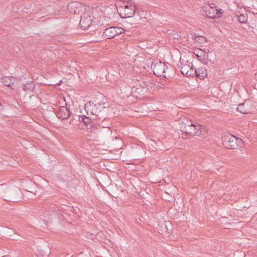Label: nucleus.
<instances>
[{
  "label": "nucleus",
  "instance_id": "423d86ee",
  "mask_svg": "<svg viewBox=\"0 0 257 257\" xmlns=\"http://www.w3.org/2000/svg\"><path fill=\"white\" fill-rule=\"evenodd\" d=\"M166 68V64L160 61H157L153 63L152 65V69L153 70V72L157 76L166 77L165 73Z\"/></svg>",
  "mask_w": 257,
  "mask_h": 257
},
{
  "label": "nucleus",
  "instance_id": "6e6552de",
  "mask_svg": "<svg viewBox=\"0 0 257 257\" xmlns=\"http://www.w3.org/2000/svg\"><path fill=\"white\" fill-rule=\"evenodd\" d=\"M89 12L83 13L81 16L79 25L81 29L83 30L88 29L92 23V18Z\"/></svg>",
  "mask_w": 257,
  "mask_h": 257
},
{
  "label": "nucleus",
  "instance_id": "2eb2a0df",
  "mask_svg": "<svg viewBox=\"0 0 257 257\" xmlns=\"http://www.w3.org/2000/svg\"><path fill=\"white\" fill-rule=\"evenodd\" d=\"M35 87V85L33 81H30L24 84L23 90L26 91H32Z\"/></svg>",
  "mask_w": 257,
  "mask_h": 257
},
{
  "label": "nucleus",
  "instance_id": "9b49d317",
  "mask_svg": "<svg viewBox=\"0 0 257 257\" xmlns=\"http://www.w3.org/2000/svg\"><path fill=\"white\" fill-rule=\"evenodd\" d=\"M252 105L249 101H245L238 105L237 110L238 111L243 113H250L252 111Z\"/></svg>",
  "mask_w": 257,
  "mask_h": 257
},
{
  "label": "nucleus",
  "instance_id": "f03ea898",
  "mask_svg": "<svg viewBox=\"0 0 257 257\" xmlns=\"http://www.w3.org/2000/svg\"><path fill=\"white\" fill-rule=\"evenodd\" d=\"M104 107L102 104L96 101H90L85 105V109L88 114H92L94 116L93 119H98L99 121H103L106 116L102 109Z\"/></svg>",
  "mask_w": 257,
  "mask_h": 257
},
{
  "label": "nucleus",
  "instance_id": "412c9836",
  "mask_svg": "<svg viewBox=\"0 0 257 257\" xmlns=\"http://www.w3.org/2000/svg\"><path fill=\"white\" fill-rule=\"evenodd\" d=\"M1 107H2V105H1V104L0 103V109H1Z\"/></svg>",
  "mask_w": 257,
  "mask_h": 257
},
{
  "label": "nucleus",
  "instance_id": "1a4fd4ad",
  "mask_svg": "<svg viewBox=\"0 0 257 257\" xmlns=\"http://www.w3.org/2000/svg\"><path fill=\"white\" fill-rule=\"evenodd\" d=\"M181 64L179 67L181 68V72L182 74L186 77H194L195 70L193 68V65L191 63L183 64L180 59Z\"/></svg>",
  "mask_w": 257,
  "mask_h": 257
},
{
  "label": "nucleus",
  "instance_id": "39448f33",
  "mask_svg": "<svg viewBox=\"0 0 257 257\" xmlns=\"http://www.w3.org/2000/svg\"><path fill=\"white\" fill-rule=\"evenodd\" d=\"M119 11L120 16L123 18H127L132 17L135 13V8L132 5H129L127 3H124L123 5L119 8Z\"/></svg>",
  "mask_w": 257,
  "mask_h": 257
},
{
  "label": "nucleus",
  "instance_id": "a211bd4d",
  "mask_svg": "<svg viewBox=\"0 0 257 257\" xmlns=\"http://www.w3.org/2000/svg\"><path fill=\"white\" fill-rule=\"evenodd\" d=\"M238 21L240 23L245 24L247 20L246 15L241 14L238 16Z\"/></svg>",
  "mask_w": 257,
  "mask_h": 257
},
{
  "label": "nucleus",
  "instance_id": "0eeeda50",
  "mask_svg": "<svg viewBox=\"0 0 257 257\" xmlns=\"http://www.w3.org/2000/svg\"><path fill=\"white\" fill-rule=\"evenodd\" d=\"M123 32L124 30L121 27H111L105 30L103 36L105 38L110 39Z\"/></svg>",
  "mask_w": 257,
  "mask_h": 257
},
{
  "label": "nucleus",
  "instance_id": "ddd939ff",
  "mask_svg": "<svg viewBox=\"0 0 257 257\" xmlns=\"http://www.w3.org/2000/svg\"><path fill=\"white\" fill-rule=\"evenodd\" d=\"M194 70H195L194 76H197L200 79H204L207 75V70L205 68L200 67Z\"/></svg>",
  "mask_w": 257,
  "mask_h": 257
},
{
  "label": "nucleus",
  "instance_id": "aec40b11",
  "mask_svg": "<svg viewBox=\"0 0 257 257\" xmlns=\"http://www.w3.org/2000/svg\"><path fill=\"white\" fill-rule=\"evenodd\" d=\"M196 40L197 41H199V40L200 41H202V42H205L206 41V39H205V38L202 37H200V36H199V37H197L196 38Z\"/></svg>",
  "mask_w": 257,
  "mask_h": 257
},
{
  "label": "nucleus",
  "instance_id": "6ab92c4d",
  "mask_svg": "<svg viewBox=\"0 0 257 257\" xmlns=\"http://www.w3.org/2000/svg\"><path fill=\"white\" fill-rule=\"evenodd\" d=\"M196 53H194V54L198 57H201L202 55L203 54H204V55H205V52L204 51H202L201 49H200L199 50L198 52H197V51H196Z\"/></svg>",
  "mask_w": 257,
  "mask_h": 257
},
{
  "label": "nucleus",
  "instance_id": "20e7f679",
  "mask_svg": "<svg viewBox=\"0 0 257 257\" xmlns=\"http://www.w3.org/2000/svg\"><path fill=\"white\" fill-rule=\"evenodd\" d=\"M201 12L203 16L211 19L220 18L222 16L221 10L217 9L214 4L203 6L201 9Z\"/></svg>",
  "mask_w": 257,
  "mask_h": 257
},
{
  "label": "nucleus",
  "instance_id": "7ed1b4c3",
  "mask_svg": "<svg viewBox=\"0 0 257 257\" xmlns=\"http://www.w3.org/2000/svg\"><path fill=\"white\" fill-rule=\"evenodd\" d=\"M222 142L223 146L228 149H235L242 143L240 138L230 134H226L222 137Z\"/></svg>",
  "mask_w": 257,
  "mask_h": 257
},
{
  "label": "nucleus",
  "instance_id": "f3484780",
  "mask_svg": "<svg viewBox=\"0 0 257 257\" xmlns=\"http://www.w3.org/2000/svg\"><path fill=\"white\" fill-rule=\"evenodd\" d=\"M148 88L146 87H143L142 89L141 87H138L135 90V92L140 94V97L141 98L142 96L145 95V93L147 92Z\"/></svg>",
  "mask_w": 257,
  "mask_h": 257
},
{
  "label": "nucleus",
  "instance_id": "dca6fc26",
  "mask_svg": "<svg viewBox=\"0 0 257 257\" xmlns=\"http://www.w3.org/2000/svg\"><path fill=\"white\" fill-rule=\"evenodd\" d=\"M79 119L80 121H83L84 123L86 125V127H88L89 125H90V127L92 126L91 122V119L89 117L79 116Z\"/></svg>",
  "mask_w": 257,
  "mask_h": 257
},
{
  "label": "nucleus",
  "instance_id": "f8f14e48",
  "mask_svg": "<svg viewBox=\"0 0 257 257\" xmlns=\"http://www.w3.org/2000/svg\"><path fill=\"white\" fill-rule=\"evenodd\" d=\"M57 116L62 119H67L70 115L69 109L65 106H61L56 113Z\"/></svg>",
  "mask_w": 257,
  "mask_h": 257
},
{
  "label": "nucleus",
  "instance_id": "9d476101",
  "mask_svg": "<svg viewBox=\"0 0 257 257\" xmlns=\"http://www.w3.org/2000/svg\"><path fill=\"white\" fill-rule=\"evenodd\" d=\"M68 9L71 13L79 15L86 9V7L79 2H73L68 5Z\"/></svg>",
  "mask_w": 257,
  "mask_h": 257
},
{
  "label": "nucleus",
  "instance_id": "f257e3e1",
  "mask_svg": "<svg viewBox=\"0 0 257 257\" xmlns=\"http://www.w3.org/2000/svg\"><path fill=\"white\" fill-rule=\"evenodd\" d=\"M181 130L186 134L205 138L207 136V130L205 126L191 121L187 122L181 126Z\"/></svg>",
  "mask_w": 257,
  "mask_h": 257
},
{
  "label": "nucleus",
  "instance_id": "4468645a",
  "mask_svg": "<svg viewBox=\"0 0 257 257\" xmlns=\"http://www.w3.org/2000/svg\"><path fill=\"white\" fill-rule=\"evenodd\" d=\"M2 83L5 85L8 86L12 89H16V87L13 82H12V80L10 77H4L2 78Z\"/></svg>",
  "mask_w": 257,
  "mask_h": 257
}]
</instances>
